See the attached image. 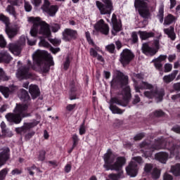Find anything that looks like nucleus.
Wrapping results in <instances>:
<instances>
[{"instance_id": "nucleus-1", "label": "nucleus", "mask_w": 180, "mask_h": 180, "mask_svg": "<svg viewBox=\"0 0 180 180\" xmlns=\"http://www.w3.org/2000/svg\"><path fill=\"white\" fill-rule=\"evenodd\" d=\"M105 164L103 165L106 171H120L118 174H110L108 175V178L112 180H119L122 178H124L123 175V171L122 169L123 166L126 165V158L119 156L117 157L113 153L112 150L108 149L107 153L104 155Z\"/></svg>"}, {"instance_id": "nucleus-2", "label": "nucleus", "mask_w": 180, "mask_h": 180, "mask_svg": "<svg viewBox=\"0 0 180 180\" xmlns=\"http://www.w3.org/2000/svg\"><path fill=\"white\" fill-rule=\"evenodd\" d=\"M143 76L140 74L134 75V85L136 92H140V89H148L144 92V96L149 99H153L155 98L157 102H161L164 95H165V91L164 89H158V86L156 84H151L147 82H143L141 79Z\"/></svg>"}, {"instance_id": "nucleus-3", "label": "nucleus", "mask_w": 180, "mask_h": 180, "mask_svg": "<svg viewBox=\"0 0 180 180\" xmlns=\"http://www.w3.org/2000/svg\"><path fill=\"white\" fill-rule=\"evenodd\" d=\"M162 148H166L170 151V158L174 157V155L178 157V154H179V146H174L172 142H167L165 139L161 138L158 139L151 148L144 151V157L148 158V157L153 155V151H154V150H161Z\"/></svg>"}, {"instance_id": "nucleus-4", "label": "nucleus", "mask_w": 180, "mask_h": 180, "mask_svg": "<svg viewBox=\"0 0 180 180\" xmlns=\"http://www.w3.org/2000/svg\"><path fill=\"white\" fill-rule=\"evenodd\" d=\"M32 58L34 63L39 65L41 72H49L50 67L54 65L53 56L46 51L37 50L32 54Z\"/></svg>"}, {"instance_id": "nucleus-5", "label": "nucleus", "mask_w": 180, "mask_h": 180, "mask_svg": "<svg viewBox=\"0 0 180 180\" xmlns=\"http://www.w3.org/2000/svg\"><path fill=\"white\" fill-rule=\"evenodd\" d=\"M28 22L33 23L30 31V35L32 37H36L37 34H42L45 37H50L51 36L50 25L46 22L40 20V18L29 17Z\"/></svg>"}, {"instance_id": "nucleus-6", "label": "nucleus", "mask_w": 180, "mask_h": 180, "mask_svg": "<svg viewBox=\"0 0 180 180\" xmlns=\"http://www.w3.org/2000/svg\"><path fill=\"white\" fill-rule=\"evenodd\" d=\"M27 108H29L27 104H16V106L14 109V114L8 113L6 115V118L7 119L8 122L19 124V123L22 122V117H27L28 115L26 114Z\"/></svg>"}, {"instance_id": "nucleus-7", "label": "nucleus", "mask_w": 180, "mask_h": 180, "mask_svg": "<svg viewBox=\"0 0 180 180\" xmlns=\"http://www.w3.org/2000/svg\"><path fill=\"white\" fill-rule=\"evenodd\" d=\"M114 84H120L122 86V98L124 102L127 103L131 99V94L130 93V87L127 85L129 84V77L120 73V77L112 79L111 85Z\"/></svg>"}, {"instance_id": "nucleus-8", "label": "nucleus", "mask_w": 180, "mask_h": 180, "mask_svg": "<svg viewBox=\"0 0 180 180\" xmlns=\"http://www.w3.org/2000/svg\"><path fill=\"white\" fill-rule=\"evenodd\" d=\"M96 5L101 15H110L113 11V3L111 0H102V2L97 1Z\"/></svg>"}, {"instance_id": "nucleus-9", "label": "nucleus", "mask_w": 180, "mask_h": 180, "mask_svg": "<svg viewBox=\"0 0 180 180\" xmlns=\"http://www.w3.org/2000/svg\"><path fill=\"white\" fill-rule=\"evenodd\" d=\"M135 8L138 9L139 15L147 19L150 18V10L148 9V6L147 3L144 2V0H136L134 3Z\"/></svg>"}, {"instance_id": "nucleus-10", "label": "nucleus", "mask_w": 180, "mask_h": 180, "mask_svg": "<svg viewBox=\"0 0 180 180\" xmlns=\"http://www.w3.org/2000/svg\"><path fill=\"white\" fill-rule=\"evenodd\" d=\"M26 44V37L22 36L17 44H9L8 49L14 56H19L22 51V46Z\"/></svg>"}, {"instance_id": "nucleus-11", "label": "nucleus", "mask_w": 180, "mask_h": 180, "mask_svg": "<svg viewBox=\"0 0 180 180\" xmlns=\"http://www.w3.org/2000/svg\"><path fill=\"white\" fill-rule=\"evenodd\" d=\"M115 103L120 106H126V104L123 103V102L117 98H112L110 99L109 108L112 113L114 115H122L124 110L117 108V106L115 105Z\"/></svg>"}, {"instance_id": "nucleus-12", "label": "nucleus", "mask_w": 180, "mask_h": 180, "mask_svg": "<svg viewBox=\"0 0 180 180\" xmlns=\"http://www.w3.org/2000/svg\"><path fill=\"white\" fill-rule=\"evenodd\" d=\"M30 68V63L28 62V67L23 66L17 70L16 77L20 81H22V79H29L32 77V74L29 72Z\"/></svg>"}, {"instance_id": "nucleus-13", "label": "nucleus", "mask_w": 180, "mask_h": 180, "mask_svg": "<svg viewBox=\"0 0 180 180\" xmlns=\"http://www.w3.org/2000/svg\"><path fill=\"white\" fill-rule=\"evenodd\" d=\"M134 58V55L131 53V50L124 49L121 53V56L120 58V63H122V65H127L130 61H131Z\"/></svg>"}, {"instance_id": "nucleus-14", "label": "nucleus", "mask_w": 180, "mask_h": 180, "mask_svg": "<svg viewBox=\"0 0 180 180\" xmlns=\"http://www.w3.org/2000/svg\"><path fill=\"white\" fill-rule=\"evenodd\" d=\"M77 34V30L66 28L63 32V39L65 41H70L72 39H76Z\"/></svg>"}, {"instance_id": "nucleus-15", "label": "nucleus", "mask_w": 180, "mask_h": 180, "mask_svg": "<svg viewBox=\"0 0 180 180\" xmlns=\"http://www.w3.org/2000/svg\"><path fill=\"white\" fill-rule=\"evenodd\" d=\"M94 29L103 34H108V33H109V26H108L107 24H105V21L102 19L94 25Z\"/></svg>"}, {"instance_id": "nucleus-16", "label": "nucleus", "mask_w": 180, "mask_h": 180, "mask_svg": "<svg viewBox=\"0 0 180 180\" xmlns=\"http://www.w3.org/2000/svg\"><path fill=\"white\" fill-rule=\"evenodd\" d=\"M127 174L131 176L132 178L137 176V163L136 162L131 161L128 167H126Z\"/></svg>"}, {"instance_id": "nucleus-17", "label": "nucleus", "mask_w": 180, "mask_h": 180, "mask_svg": "<svg viewBox=\"0 0 180 180\" xmlns=\"http://www.w3.org/2000/svg\"><path fill=\"white\" fill-rule=\"evenodd\" d=\"M37 124H39V121H34L32 122L25 123L23 127L15 128V131L17 133H25L26 130L33 129V127H35V126H37Z\"/></svg>"}, {"instance_id": "nucleus-18", "label": "nucleus", "mask_w": 180, "mask_h": 180, "mask_svg": "<svg viewBox=\"0 0 180 180\" xmlns=\"http://www.w3.org/2000/svg\"><path fill=\"white\" fill-rule=\"evenodd\" d=\"M8 160H9V148H5L0 153V168L6 164Z\"/></svg>"}, {"instance_id": "nucleus-19", "label": "nucleus", "mask_w": 180, "mask_h": 180, "mask_svg": "<svg viewBox=\"0 0 180 180\" xmlns=\"http://www.w3.org/2000/svg\"><path fill=\"white\" fill-rule=\"evenodd\" d=\"M18 87L16 86H11L9 88L5 87L4 86H0V92L5 96L6 98H8L9 95L12 94V92H15L17 91Z\"/></svg>"}, {"instance_id": "nucleus-20", "label": "nucleus", "mask_w": 180, "mask_h": 180, "mask_svg": "<svg viewBox=\"0 0 180 180\" xmlns=\"http://www.w3.org/2000/svg\"><path fill=\"white\" fill-rule=\"evenodd\" d=\"M111 21L112 23V34H114V36H115L117 32H120L122 25L119 22H117V19L116 18L115 14H112Z\"/></svg>"}, {"instance_id": "nucleus-21", "label": "nucleus", "mask_w": 180, "mask_h": 180, "mask_svg": "<svg viewBox=\"0 0 180 180\" xmlns=\"http://www.w3.org/2000/svg\"><path fill=\"white\" fill-rule=\"evenodd\" d=\"M19 26L14 25L11 27H6V33L9 37V39H13V37H15L16 34H18V32H19Z\"/></svg>"}, {"instance_id": "nucleus-22", "label": "nucleus", "mask_w": 180, "mask_h": 180, "mask_svg": "<svg viewBox=\"0 0 180 180\" xmlns=\"http://www.w3.org/2000/svg\"><path fill=\"white\" fill-rule=\"evenodd\" d=\"M155 158L162 164H165L169 158V155L167 152H160L155 155Z\"/></svg>"}, {"instance_id": "nucleus-23", "label": "nucleus", "mask_w": 180, "mask_h": 180, "mask_svg": "<svg viewBox=\"0 0 180 180\" xmlns=\"http://www.w3.org/2000/svg\"><path fill=\"white\" fill-rule=\"evenodd\" d=\"M167 60V55H160L158 58L153 59L152 63H154V65L156 70H161L162 68V61Z\"/></svg>"}, {"instance_id": "nucleus-24", "label": "nucleus", "mask_w": 180, "mask_h": 180, "mask_svg": "<svg viewBox=\"0 0 180 180\" xmlns=\"http://www.w3.org/2000/svg\"><path fill=\"white\" fill-rule=\"evenodd\" d=\"M141 50L146 56H154L157 53V50L150 47L147 43L143 44Z\"/></svg>"}, {"instance_id": "nucleus-25", "label": "nucleus", "mask_w": 180, "mask_h": 180, "mask_svg": "<svg viewBox=\"0 0 180 180\" xmlns=\"http://www.w3.org/2000/svg\"><path fill=\"white\" fill-rule=\"evenodd\" d=\"M12 61V56L6 51H1L0 52V63H11Z\"/></svg>"}, {"instance_id": "nucleus-26", "label": "nucleus", "mask_w": 180, "mask_h": 180, "mask_svg": "<svg viewBox=\"0 0 180 180\" xmlns=\"http://www.w3.org/2000/svg\"><path fill=\"white\" fill-rule=\"evenodd\" d=\"M29 92L32 96V99H36V98L40 95V90H39V86L36 84H31L30 86Z\"/></svg>"}, {"instance_id": "nucleus-27", "label": "nucleus", "mask_w": 180, "mask_h": 180, "mask_svg": "<svg viewBox=\"0 0 180 180\" xmlns=\"http://www.w3.org/2000/svg\"><path fill=\"white\" fill-rule=\"evenodd\" d=\"M176 75H178V70H174L171 74L163 77V82L165 84H169V82H172L176 78Z\"/></svg>"}, {"instance_id": "nucleus-28", "label": "nucleus", "mask_w": 180, "mask_h": 180, "mask_svg": "<svg viewBox=\"0 0 180 180\" xmlns=\"http://www.w3.org/2000/svg\"><path fill=\"white\" fill-rule=\"evenodd\" d=\"M20 101L22 102H27L30 101V96H29V93H27V91L25 89H21L20 92L18 95Z\"/></svg>"}, {"instance_id": "nucleus-29", "label": "nucleus", "mask_w": 180, "mask_h": 180, "mask_svg": "<svg viewBox=\"0 0 180 180\" xmlns=\"http://www.w3.org/2000/svg\"><path fill=\"white\" fill-rule=\"evenodd\" d=\"M164 32L165 34H167L171 40H175L176 37L175 35V32H174V27H170L169 28L164 29Z\"/></svg>"}, {"instance_id": "nucleus-30", "label": "nucleus", "mask_w": 180, "mask_h": 180, "mask_svg": "<svg viewBox=\"0 0 180 180\" xmlns=\"http://www.w3.org/2000/svg\"><path fill=\"white\" fill-rule=\"evenodd\" d=\"M139 36L142 40H147L150 37H154V34L153 32H147L146 31H139Z\"/></svg>"}, {"instance_id": "nucleus-31", "label": "nucleus", "mask_w": 180, "mask_h": 180, "mask_svg": "<svg viewBox=\"0 0 180 180\" xmlns=\"http://www.w3.org/2000/svg\"><path fill=\"white\" fill-rule=\"evenodd\" d=\"M6 12L9 13L11 16H13L14 19H17L18 18V13L15 10V7L11 5H8L6 8Z\"/></svg>"}, {"instance_id": "nucleus-32", "label": "nucleus", "mask_w": 180, "mask_h": 180, "mask_svg": "<svg viewBox=\"0 0 180 180\" xmlns=\"http://www.w3.org/2000/svg\"><path fill=\"white\" fill-rule=\"evenodd\" d=\"M171 173L173 174V175H175V176H180V164L179 163L176 164L174 166H172Z\"/></svg>"}, {"instance_id": "nucleus-33", "label": "nucleus", "mask_w": 180, "mask_h": 180, "mask_svg": "<svg viewBox=\"0 0 180 180\" xmlns=\"http://www.w3.org/2000/svg\"><path fill=\"white\" fill-rule=\"evenodd\" d=\"M58 11V6H51L49 7V9L48 11H46V13H48V15H49V16H54V15H56V13H57Z\"/></svg>"}, {"instance_id": "nucleus-34", "label": "nucleus", "mask_w": 180, "mask_h": 180, "mask_svg": "<svg viewBox=\"0 0 180 180\" xmlns=\"http://www.w3.org/2000/svg\"><path fill=\"white\" fill-rule=\"evenodd\" d=\"M160 23H162L164 22V5H161L160 8H159V13L158 15Z\"/></svg>"}, {"instance_id": "nucleus-35", "label": "nucleus", "mask_w": 180, "mask_h": 180, "mask_svg": "<svg viewBox=\"0 0 180 180\" xmlns=\"http://www.w3.org/2000/svg\"><path fill=\"white\" fill-rule=\"evenodd\" d=\"M173 22H175V18L172 15H169L165 18L164 25H171Z\"/></svg>"}, {"instance_id": "nucleus-36", "label": "nucleus", "mask_w": 180, "mask_h": 180, "mask_svg": "<svg viewBox=\"0 0 180 180\" xmlns=\"http://www.w3.org/2000/svg\"><path fill=\"white\" fill-rule=\"evenodd\" d=\"M97 51H102V50H101L100 47L96 46L95 49L94 48H91L90 49V56H91V57H97L98 56V52Z\"/></svg>"}, {"instance_id": "nucleus-37", "label": "nucleus", "mask_w": 180, "mask_h": 180, "mask_svg": "<svg viewBox=\"0 0 180 180\" xmlns=\"http://www.w3.org/2000/svg\"><path fill=\"white\" fill-rule=\"evenodd\" d=\"M9 169L8 168H4L0 171V180H5L6 175H8Z\"/></svg>"}, {"instance_id": "nucleus-38", "label": "nucleus", "mask_w": 180, "mask_h": 180, "mask_svg": "<svg viewBox=\"0 0 180 180\" xmlns=\"http://www.w3.org/2000/svg\"><path fill=\"white\" fill-rule=\"evenodd\" d=\"M41 9L44 12H47L50 9V1L49 0H44Z\"/></svg>"}, {"instance_id": "nucleus-39", "label": "nucleus", "mask_w": 180, "mask_h": 180, "mask_svg": "<svg viewBox=\"0 0 180 180\" xmlns=\"http://www.w3.org/2000/svg\"><path fill=\"white\" fill-rule=\"evenodd\" d=\"M27 169L30 175H34V172H33V169H36L37 172L40 174H41L42 172L39 168L36 167L34 165H32V167L27 168Z\"/></svg>"}, {"instance_id": "nucleus-40", "label": "nucleus", "mask_w": 180, "mask_h": 180, "mask_svg": "<svg viewBox=\"0 0 180 180\" xmlns=\"http://www.w3.org/2000/svg\"><path fill=\"white\" fill-rule=\"evenodd\" d=\"M72 148H75L76 146H78V141H79V138L78 137V135L77 134H75L72 136Z\"/></svg>"}, {"instance_id": "nucleus-41", "label": "nucleus", "mask_w": 180, "mask_h": 180, "mask_svg": "<svg viewBox=\"0 0 180 180\" xmlns=\"http://www.w3.org/2000/svg\"><path fill=\"white\" fill-rule=\"evenodd\" d=\"M160 175H161L160 170L157 168L154 169L152 172V177L153 179H158V178H160Z\"/></svg>"}, {"instance_id": "nucleus-42", "label": "nucleus", "mask_w": 180, "mask_h": 180, "mask_svg": "<svg viewBox=\"0 0 180 180\" xmlns=\"http://www.w3.org/2000/svg\"><path fill=\"white\" fill-rule=\"evenodd\" d=\"M8 79H9V77L6 76L5 72L0 68V81H8Z\"/></svg>"}, {"instance_id": "nucleus-43", "label": "nucleus", "mask_w": 180, "mask_h": 180, "mask_svg": "<svg viewBox=\"0 0 180 180\" xmlns=\"http://www.w3.org/2000/svg\"><path fill=\"white\" fill-rule=\"evenodd\" d=\"M2 134L6 137H12L13 134H12V131L9 130L8 129H4L1 131Z\"/></svg>"}, {"instance_id": "nucleus-44", "label": "nucleus", "mask_w": 180, "mask_h": 180, "mask_svg": "<svg viewBox=\"0 0 180 180\" xmlns=\"http://www.w3.org/2000/svg\"><path fill=\"white\" fill-rule=\"evenodd\" d=\"M153 115L155 117H162V116H164L165 115V112H164L161 110H157L153 112Z\"/></svg>"}, {"instance_id": "nucleus-45", "label": "nucleus", "mask_w": 180, "mask_h": 180, "mask_svg": "<svg viewBox=\"0 0 180 180\" xmlns=\"http://www.w3.org/2000/svg\"><path fill=\"white\" fill-rule=\"evenodd\" d=\"M39 47H46L49 48L50 47V44L47 42V41L44 39H41V41L39 42Z\"/></svg>"}, {"instance_id": "nucleus-46", "label": "nucleus", "mask_w": 180, "mask_h": 180, "mask_svg": "<svg viewBox=\"0 0 180 180\" xmlns=\"http://www.w3.org/2000/svg\"><path fill=\"white\" fill-rule=\"evenodd\" d=\"M0 20H2V22H4L6 26L9 25V18L5 16L4 14L0 15Z\"/></svg>"}, {"instance_id": "nucleus-47", "label": "nucleus", "mask_w": 180, "mask_h": 180, "mask_svg": "<svg viewBox=\"0 0 180 180\" xmlns=\"http://www.w3.org/2000/svg\"><path fill=\"white\" fill-rule=\"evenodd\" d=\"M51 29L53 33H57L59 29H60V25L58 24H53L51 26Z\"/></svg>"}, {"instance_id": "nucleus-48", "label": "nucleus", "mask_w": 180, "mask_h": 180, "mask_svg": "<svg viewBox=\"0 0 180 180\" xmlns=\"http://www.w3.org/2000/svg\"><path fill=\"white\" fill-rule=\"evenodd\" d=\"M172 71V65L170 63H166L165 65V72H171Z\"/></svg>"}, {"instance_id": "nucleus-49", "label": "nucleus", "mask_w": 180, "mask_h": 180, "mask_svg": "<svg viewBox=\"0 0 180 180\" xmlns=\"http://www.w3.org/2000/svg\"><path fill=\"white\" fill-rule=\"evenodd\" d=\"M46 158V151L41 150L39 152V161H44Z\"/></svg>"}, {"instance_id": "nucleus-50", "label": "nucleus", "mask_w": 180, "mask_h": 180, "mask_svg": "<svg viewBox=\"0 0 180 180\" xmlns=\"http://www.w3.org/2000/svg\"><path fill=\"white\" fill-rule=\"evenodd\" d=\"M6 46V41L2 34H0V47H5Z\"/></svg>"}, {"instance_id": "nucleus-51", "label": "nucleus", "mask_w": 180, "mask_h": 180, "mask_svg": "<svg viewBox=\"0 0 180 180\" xmlns=\"http://www.w3.org/2000/svg\"><path fill=\"white\" fill-rule=\"evenodd\" d=\"M24 6L26 12H30L32 11V5H30V3L25 1Z\"/></svg>"}, {"instance_id": "nucleus-52", "label": "nucleus", "mask_w": 180, "mask_h": 180, "mask_svg": "<svg viewBox=\"0 0 180 180\" xmlns=\"http://www.w3.org/2000/svg\"><path fill=\"white\" fill-rule=\"evenodd\" d=\"M49 41L50 43L53 44V46H57V44H60V43H61V39H49Z\"/></svg>"}, {"instance_id": "nucleus-53", "label": "nucleus", "mask_w": 180, "mask_h": 180, "mask_svg": "<svg viewBox=\"0 0 180 180\" xmlns=\"http://www.w3.org/2000/svg\"><path fill=\"white\" fill-rule=\"evenodd\" d=\"M151 169H153V165L146 164L144 167L145 172H150Z\"/></svg>"}, {"instance_id": "nucleus-54", "label": "nucleus", "mask_w": 180, "mask_h": 180, "mask_svg": "<svg viewBox=\"0 0 180 180\" xmlns=\"http://www.w3.org/2000/svg\"><path fill=\"white\" fill-rule=\"evenodd\" d=\"M105 49L109 51L110 53H112L115 51V44H111L105 47Z\"/></svg>"}, {"instance_id": "nucleus-55", "label": "nucleus", "mask_w": 180, "mask_h": 180, "mask_svg": "<svg viewBox=\"0 0 180 180\" xmlns=\"http://www.w3.org/2000/svg\"><path fill=\"white\" fill-rule=\"evenodd\" d=\"M20 174H22V170L19 169H15L11 171V175H20Z\"/></svg>"}, {"instance_id": "nucleus-56", "label": "nucleus", "mask_w": 180, "mask_h": 180, "mask_svg": "<svg viewBox=\"0 0 180 180\" xmlns=\"http://www.w3.org/2000/svg\"><path fill=\"white\" fill-rule=\"evenodd\" d=\"M75 106H77L76 104H68L66 106V109L68 112H71V110H74V109H75Z\"/></svg>"}, {"instance_id": "nucleus-57", "label": "nucleus", "mask_w": 180, "mask_h": 180, "mask_svg": "<svg viewBox=\"0 0 180 180\" xmlns=\"http://www.w3.org/2000/svg\"><path fill=\"white\" fill-rule=\"evenodd\" d=\"M85 124L83 123L81 126H80V128H79V134L81 136H82V134H85Z\"/></svg>"}, {"instance_id": "nucleus-58", "label": "nucleus", "mask_w": 180, "mask_h": 180, "mask_svg": "<svg viewBox=\"0 0 180 180\" xmlns=\"http://www.w3.org/2000/svg\"><path fill=\"white\" fill-rule=\"evenodd\" d=\"M64 70H68L70 67V58H67L66 60L65 61L63 64Z\"/></svg>"}, {"instance_id": "nucleus-59", "label": "nucleus", "mask_w": 180, "mask_h": 180, "mask_svg": "<svg viewBox=\"0 0 180 180\" xmlns=\"http://www.w3.org/2000/svg\"><path fill=\"white\" fill-rule=\"evenodd\" d=\"M86 37L87 39V41H89V44L94 45V41H92V39H91V34L89 32H86Z\"/></svg>"}, {"instance_id": "nucleus-60", "label": "nucleus", "mask_w": 180, "mask_h": 180, "mask_svg": "<svg viewBox=\"0 0 180 180\" xmlns=\"http://www.w3.org/2000/svg\"><path fill=\"white\" fill-rule=\"evenodd\" d=\"M174 178L171 174H169L168 173H165L163 176V180H172Z\"/></svg>"}, {"instance_id": "nucleus-61", "label": "nucleus", "mask_w": 180, "mask_h": 180, "mask_svg": "<svg viewBox=\"0 0 180 180\" xmlns=\"http://www.w3.org/2000/svg\"><path fill=\"white\" fill-rule=\"evenodd\" d=\"M32 4L34 6H40L41 4V0H32Z\"/></svg>"}, {"instance_id": "nucleus-62", "label": "nucleus", "mask_w": 180, "mask_h": 180, "mask_svg": "<svg viewBox=\"0 0 180 180\" xmlns=\"http://www.w3.org/2000/svg\"><path fill=\"white\" fill-rule=\"evenodd\" d=\"M131 37H132V41L134 43H137V40H139V37H137V33L133 32L131 34Z\"/></svg>"}, {"instance_id": "nucleus-63", "label": "nucleus", "mask_w": 180, "mask_h": 180, "mask_svg": "<svg viewBox=\"0 0 180 180\" xmlns=\"http://www.w3.org/2000/svg\"><path fill=\"white\" fill-rule=\"evenodd\" d=\"M36 43H37V40L36 39L32 40V39H27V44H29V46H34L36 45Z\"/></svg>"}, {"instance_id": "nucleus-64", "label": "nucleus", "mask_w": 180, "mask_h": 180, "mask_svg": "<svg viewBox=\"0 0 180 180\" xmlns=\"http://www.w3.org/2000/svg\"><path fill=\"white\" fill-rule=\"evenodd\" d=\"M144 137V134H138L135 137L134 140H141Z\"/></svg>"}]
</instances>
